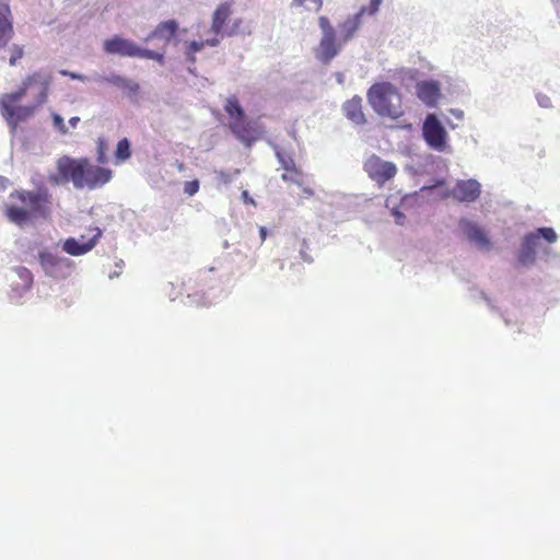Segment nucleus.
I'll list each match as a JSON object with an SVG mask.
<instances>
[{"instance_id":"obj_1","label":"nucleus","mask_w":560,"mask_h":560,"mask_svg":"<svg viewBox=\"0 0 560 560\" xmlns=\"http://www.w3.org/2000/svg\"><path fill=\"white\" fill-rule=\"evenodd\" d=\"M50 83V75L34 72L22 81L16 91L2 95L0 112L13 132L20 122L31 118L36 108L46 103Z\"/></svg>"},{"instance_id":"obj_2","label":"nucleus","mask_w":560,"mask_h":560,"mask_svg":"<svg viewBox=\"0 0 560 560\" xmlns=\"http://www.w3.org/2000/svg\"><path fill=\"white\" fill-rule=\"evenodd\" d=\"M51 212V195L46 188L37 190L16 189L10 194V202L4 207L8 220L19 226L33 218H48Z\"/></svg>"},{"instance_id":"obj_3","label":"nucleus","mask_w":560,"mask_h":560,"mask_svg":"<svg viewBox=\"0 0 560 560\" xmlns=\"http://www.w3.org/2000/svg\"><path fill=\"white\" fill-rule=\"evenodd\" d=\"M371 107L382 117L399 119L404 114L402 96L390 82L374 83L368 91Z\"/></svg>"},{"instance_id":"obj_4","label":"nucleus","mask_w":560,"mask_h":560,"mask_svg":"<svg viewBox=\"0 0 560 560\" xmlns=\"http://www.w3.org/2000/svg\"><path fill=\"white\" fill-rule=\"evenodd\" d=\"M234 11V2L232 0L221 2L212 13L211 18V32L214 37H233L243 32V20L241 18L234 19L231 24L230 21Z\"/></svg>"},{"instance_id":"obj_5","label":"nucleus","mask_w":560,"mask_h":560,"mask_svg":"<svg viewBox=\"0 0 560 560\" xmlns=\"http://www.w3.org/2000/svg\"><path fill=\"white\" fill-rule=\"evenodd\" d=\"M318 26L322 31V38L315 49V57L323 63H329L345 45L337 36L335 27L326 15L318 18Z\"/></svg>"},{"instance_id":"obj_6","label":"nucleus","mask_w":560,"mask_h":560,"mask_svg":"<svg viewBox=\"0 0 560 560\" xmlns=\"http://www.w3.org/2000/svg\"><path fill=\"white\" fill-rule=\"evenodd\" d=\"M81 172V158L62 155L56 161V171L48 175V182L54 186L72 183L74 188L79 189Z\"/></svg>"},{"instance_id":"obj_7","label":"nucleus","mask_w":560,"mask_h":560,"mask_svg":"<svg viewBox=\"0 0 560 560\" xmlns=\"http://www.w3.org/2000/svg\"><path fill=\"white\" fill-rule=\"evenodd\" d=\"M81 183L79 189L94 190L103 187L113 178V171L101 165H95L88 158H81Z\"/></svg>"},{"instance_id":"obj_8","label":"nucleus","mask_w":560,"mask_h":560,"mask_svg":"<svg viewBox=\"0 0 560 560\" xmlns=\"http://www.w3.org/2000/svg\"><path fill=\"white\" fill-rule=\"evenodd\" d=\"M422 136L429 148L444 152L448 148V135L435 114H428L422 126Z\"/></svg>"},{"instance_id":"obj_9","label":"nucleus","mask_w":560,"mask_h":560,"mask_svg":"<svg viewBox=\"0 0 560 560\" xmlns=\"http://www.w3.org/2000/svg\"><path fill=\"white\" fill-rule=\"evenodd\" d=\"M363 170L378 186H383L397 174V166L393 162L384 161L376 154H372L365 160Z\"/></svg>"},{"instance_id":"obj_10","label":"nucleus","mask_w":560,"mask_h":560,"mask_svg":"<svg viewBox=\"0 0 560 560\" xmlns=\"http://www.w3.org/2000/svg\"><path fill=\"white\" fill-rule=\"evenodd\" d=\"M102 236V230L96 226L89 229V236L81 235L79 238L69 237L63 242L62 249L72 256H81L92 250Z\"/></svg>"},{"instance_id":"obj_11","label":"nucleus","mask_w":560,"mask_h":560,"mask_svg":"<svg viewBox=\"0 0 560 560\" xmlns=\"http://www.w3.org/2000/svg\"><path fill=\"white\" fill-rule=\"evenodd\" d=\"M459 226L467 240L475 244L478 249L490 250L492 248V243L487 232L480 225L470 220L462 219Z\"/></svg>"},{"instance_id":"obj_12","label":"nucleus","mask_w":560,"mask_h":560,"mask_svg":"<svg viewBox=\"0 0 560 560\" xmlns=\"http://www.w3.org/2000/svg\"><path fill=\"white\" fill-rule=\"evenodd\" d=\"M278 161L284 171L281 175L283 182L303 186L304 173L296 166L294 159L284 151H277Z\"/></svg>"},{"instance_id":"obj_13","label":"nucleus","mask_w":560,"mask_h":560,"mask_svg":"<svg viewBox=\"0 0 560 560\" xmlns=\"http://www.w3.org/2000/svg\"><path fill=\"white\" fill-rule=\"evenodd\" d=\"M103 48L106 54L119 55L122 57H136L138 51V45L136 43L119 35L105 39Z\"/></svg>"},{"instance_id":"obj_14","label":"nucleus","mask_w":560,"mask_h":560,"mask_svg":"<svg viewBox=\"0 0 560 560\" xmlns=\"http://www.w3.org/2000/svg\"><path fill=\"white\" fill-rule=\"evenodd\" d=\"M450 196L460 202H474L480 196V184L475 179L459 180Z\"/></svg>"},{"instance_id":"obj_15","label":"nucleus","mask_w":560,"mask_h":560,"mask_svg":"<svg viewBox=\"0 0 560 560\" xmlns=\"http://www.w3.org/2000/svg\"><path fill=\"white\" fill-rule=\"evenodd\" d=\"M416 93L428 107H435L441 96L440 83L436 81H420L416 84Z\"/></svg>"},{"instance_id":"obj_16","label":"nucleus","mask_w":560,"mask_h":560,"mask_svg":"<svg viewBox=\"0 0 560 560\" xmlns=\"http://www.w3.org/2000/svg\"><path fill=\"white\" fill-rule=\"evenodd\" d=\"M365 11L366 8L362 7L358 13L348 16L338 25L339 38L343 44L348 43L355 36L361 26V18L365 14Z\"/></svg>"},{"instance_id":"obj_17","label":"nucleus","mask_w":560,"mask_h":560,"mask_svg":"<svg viewBox=\"0 0 560 560\" xmlns=\"http://www.w3.org/2000/svg\"><path fill=\"white\" fill-rule=\"evenodd\" d=\"M230 129L237 139L246 144H250L256 140V130L245 115L230 121Z\"/></svg>"},{"instance_id":"obj_18","label":"nucleus","mask_w":560,"mask_h":560,"mask_svg":"<svg viewBox=\"0 0 560 560\" xmlns=\"http://www.w3.org/2000/svg\"><path fill=\"white\" fill-rule=\"evenodd\" d=\"M177 31L178 23L175 20L163 21L148 35L145 42L156 38L164 42V44H168Z\"/></svg>"},{"instance_id":"obj_19","label":"nucleus","mask_w":560,"mask_h":560,"mask_svg":"<svg viewBox=\"0 0 560 560\" xmlns=\"http://www.w3.org/2000/svg\"><path fill=\"white\" fill-rule=\"evenodd\" d=\"M13 33L10 7L7 3H0V47L9 44Z\"/></svg>"},{"instance_id":"obj_20","label":"nucleus","mask_w":560,"mask_h":560,"mask_svg":"<svg viewBox=\"0 0 560 560\" xmlns=\"http://www.w3.org/2000/svg\"><path fill=\"white\" fill-rule=\"evenodd\" d=\"M538 242H539V235L537 234V232L529 233L524 236L523 243H522V249L518 255V260L522 264L526 265V264H530L534 261Z\"/></svg>"},{"instance_id":"obj_21","label":"nucleus","mask_w":560,"mask_h":560,"mask_svg":"<svg viewBox=\"0 0 560 560\" xmlns=\"http://www.w3.org/2000/svg\"><path fill=\"white\" fill-rule=\"evenodd\" d=\"M103 81L121 89L128 97H136L140 92L139 83L119 74H110L104 78Z\"/></svg>"},{"instance_id":"obj_22","label":"nucleus","mask_w":560,"mask_h":560,"mask_svg":"<svg viewBox=\"0 0 560 560\" xmlns=\"http://www.w3.org/2000/svg\"><path fill=\"white\" fill-rule=\"evenodd\" d=\"M343 113L346 117L357 125H363L365 116L362 110V98L355 96L343 104Z\"/></svg>"},{"instance_id":"obj_23","label":"nucleus","mask_w":560,"mask_h":560,"mask_svg":"<svg viewBox=\"0 0 560 560\" xmlns=\"http://www.w3.org/2000/svg\"><path fill=\"white\" fill-rule=\"evenodd\" d=\"M39 261L46 272L54 275L63 267H69L67 258L58 257L51 253L45 252L39 254Z\"/></svg>"},{"instance_id":"obj_24","label":"nucleus","mask_w":560,"mask_h":560,"mask_svg":"<svg viewBox=\"0 0 560 560\" xmlns=\"http://www.w3.org/2000/svg\"><path fill=\"white\" fill-rule=\"evenodd\" d=\"M220 44V38L219 37H212V38H208L206 40H200V42H190L188 44V51H187V55H188V58L191 62H195L196 61V58H195V54L200 51L201 49H203L205 46H211V47H215Z\"/></svg>"},{"instance_id":"obj_25","label":"nucleus","mask_w":560,"mask_h":560,"mask_svg":"<svg viewBox=\"0 0 560 560\" xmlns=\"http://www.w3.org/2000/svg\"><path fill=\"white\" fill-rule=\"evenodd\" d=\"M224 110L229 115L230 121L245 115V112L241 106L238 98L235 95H231L226 98V102L224 104Z\"/></svg>"},{"instance_id":"obj_26","label":"nucleus","mask_w":560,"mask_h":560,"mask_svg":"<svg viewBox=\"0 0 560 560\" xmlns=\"http://www.w3.org/2000/svg\"><path fill=\"white\" fill-rule=\"evenodd\" d=\"M131 156L130 142L127 138L118 141L115 150V163L120 164L129 160Z\"/></svg>"},{"instance_id":"obj_27","label":"nucleus","mask_w":560,"mask_h":560,"mask_svg":"<svg viewBox=\"0 0 560 560\" xmlns=\"http://www.w3.org/2000/svg\"><path fill=\"white\" fill-rule=\"evenodd\" d=\"M323 0H292V5L304 7L308 11L318 12L323 8Z\"/></svg>"},{"instance_id":"obj_28","label":"nucleus","mask_w":560,"mask_h":560,"mask_svg":"<svg viewBox=\"0 0 560 560\" xmlns=\"http://www.w3.org/2000/svg\"><path fill=\"white\" fill-rule=\"evenodd\" d=\"M537 234L540 237H544L549 243H555L557 241V234L552 228H539L536 230Z\"/></svg>"},{"instance_id":"obj_29","label":"nucleus","mask_w":560,"mask_h":560,"mask_svg":"<svg viewBox=\"0 0 560 560\" xmlns=\"http://www.w3.org/2000/svg\"><path fill=\"white\" fill-rule=\"evenodd\" d=\"M199 187H200V184H199L198 179L186 182L184 184V192L191 197L199 191Z\"/></svg>"},{"instance_id":"obj_30","label":"nucleus","mask_w":560,"mask_h":560,"mask_svg":"<svg viewBox=\"0 0 560 560\" xmlns=\"http://www.w3.org/2000/svg\"><path fill=\"white\" fill-rule=\"evenodd\" d=\"M24 56V49L22 46L14 45L11 48V57H10V65L14 66L19 59H21Z\"/></svg>"},{"instance_id":"obj_31","label":"nucleus","mask_w":560,"mask_h":560,"mask_svg":"<svg viewBox=\"0 0 560 560\" xmlns=\"http://www.w3.org/2000/svg\"><path fill=\"white\" fill-rule=\"evenodd\" d=\"M52 121L54 126L59 130L60 133L66 135L68 132L63 118L60 115L54 114Z\"/></svg>"},{"instance_id":"obj_32","label":"nucleus","mask_w":560,"mask_h":560,"mask_svg":"<svg viewBox=\"0 0 560 560\" xmlns=\"http://www.w3.org/2000/svg\"><path fill=\"white\" fill-rule=\"evenodd\" d=\"M106 144L104 140L100 139L97 144V162L100 164L106 163L107 159L105 155Z\"/></svg>"},{"instance_id":"obj_33","label":"nucleus","mask_w":560,"mask_h":560,"mask_svg":"<svg viewBox=\"0 0 560 560\" xmlns=\"http://www.w3.org/2000/svg\"><path fill=\"white\" fill-rule=\"evenodd\" d=\"M382 2L383 0H370L369 7H365V13H368L369 15H374L378 11Z\"/></svg>"},{"instance_id":"obj_34","label":"nucleus","mask_w":560,"mask_h":560,"mask_svg":"<svg viewBox=\"0 0 560 560\" xmlns=\"http://www.w3.org/2000/svg\"><path fill=\"white\" fill-rule=\"evenodd\" d=\"M154 52H155L154 50L141 48L138 46V51H137L136 57L152 60Z\"/></svg>"},{"instance_id":"obj_35","label":"nucleus","mask_w":560,"mask_h":560,"mask_svg":"<svg viewBox=\"0 0 560 560\" xmlns=\"http://www.w3.org/2000/svg\"><path fill=\"white\" fill-rule=\"evenodd\" d=\"M217 176H218V178H219L222 183H224V184H229V183H231V182H232V179H233V175H232L231 173H229V172H224V171H220V172H218V173H217Z\"/></svg>"},{"instance_id":"obj_36","label":"nucleus","mask_w":560,"mask_h":560,"mask_svg":"<svg viewBox=\"0 0 560 560\" xmlns=\"http://www.w3.org/2000/svg\"><path fill=\"white\" fill-rule=\"evenodd\" d=\"M60 74L63 75V77H69L71 79H73V80L84 81V79H85L82 74L70 72L68 70H61Z\"/></svg>"},{"instance_id":"obj_37","label":"nucleus","mask_w":560,"mask_h":560,"mask_svg":"<svg viewBox=\"0 0 560 560\" xmlns=\"http://www.w3.org/2000/svg\"><path fill=\"white\" fill-rule=\"evenodd\" d=\"M152 60H155L159 63H163L164 62V56H163V54H160V52L155 51L154 55H153Z\"/></svg>"},{"instance_id":"obj_38","label":"nucleus","mask_w":560,"mask_h":560,"mask_svg":"<svg viewBox=\"0 0 560 560\" xmlns=\"http://www.w3.org/2000/svg\"><path fill=\"white\" fill-rule=\"evenodd\" d=\"M394 214L396 217V222L398 224H402L404 220H405V215L401 212H399V211H395Z\"/></svg>"},{"instance_id":"obj_39","label":"nucleus","mask_w":560,"mask_h":560,"mask_svg":"<svg viewBox=\"0 0 560 560\" xmlns=\"http://www.w3.org/2000/svg\"><path fill=\"white\" fill-rule=\"evenodd\" d=\"M242 197H243L245 202L254 203V200L249 197V194H248L247 190H244L242 192Z\"/></svg>"},{"instance_id":"obj_40","label":"nucleus","mask_w":560,"mask_h":560,"mask_svg":"<svg viewBox=\"0 0 560 560\" xmlns=\"http://www.w3.org/2000/svg\"><path fill=\"white\" fill-rule=\"evenodd\" d=\"M79 121H80V118H79L78 116L71 117V118L69 119V124H70V125H71V127H73V128H75V127H77V125L79 124Z\"/></svg>"},{"instance_id":"obj_41","label":"nucleus","mask_w":560,"mask_h":560,"mask_svg":"<svg viewBox=\"0 0 560 560\" xmlns=\"http://www.w3.org/2000/svg\"><path fill=\"white\" fill-rule=\"evenodd\" d=\"M303 194L305 197H312L314 195V190L310 187H303Z\"/></svg>"},{"instance_id":"obj_42","label":"nucleus","mask_w":560,"mask_h":560,"mask_svg":"<svg viewBox=\"0 0 560 560\" xmlns=\"http://www.w3.org/2000/svg\"><path fill=\"white\" fill-rule=\"evenodd\" d=\"M259 234H260V238H261V242H264L266 240V236H267V230L266 228L261 226L259 229Z\"/></svg>"},{"instance_id":"obj_43","label":"nucleus","mask_w":560,"mask_h":560,"mask_svg":"<svg viewBox=\"0 0 560 560\" xmlns=\"http://www.w3.org/2000/svg\"><path fill=\"white\" fill-rule=\"evenodd\" d=\"M177 168H178V171H180V172H182V171H184V170H185V165H184V163H178V164H177Z\"/></svg>"}]
</instances>
